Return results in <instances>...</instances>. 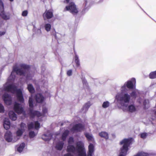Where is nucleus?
I'll return each instance as SVG.
<instances>
[{
    "instance_id": "6ab92c4d",
    "label": "nucleus",
    "mask_w": 156,
    "mask_h": 156,
    "mask_svg": "<svg viewBox=\"0 0 156 156\" xmlns=\"http://www.w3.org/2000/svg\"><path fill=\"white\" fill-rule=\"evenodd\" d=\"M10 122L8 119L5 118L4 120L3 126L5 129L7 130L10 127Z\"/></svg>"
},
{
    "instance_id": "423d86ee",
    "label": "nucleus",
    "mask_w": 156,
    "mask_h": 156,
    "mask_svg": "<svg viewBox=\"0 0 156 156\" xmlns=\"http://www.w3.org/2000/svg\"><path fill=\"white\" fill-rule=\"evenodd\" d=\"M13 110L18 114H20L24 112L23 108L20 106V104L15 102L14 105Z\"/></svg>"
},
{
    "instance_id": "9d476101",
    "label": "nucleus",
    "mask_w": 156,
    "mask_h": 156,
    "mask_svg": "<svg viewBox=\"0 0 156 156\" xmlns=\"http://www.w3.org/2000/svg\"><path fill=\"white\" fill-rule=\"evenodd\" d=\"M16 97L18 101L21 103L24 102V99L22 91L20 89L16 90Z\"/></svg>"
},
{
    "instance_id": "7ed1b4c3",
    "label": "nucleus",
    "mask_w": 156,
    "mask_h": 156,
    "mask_svg": "<svg viewBox=\"0 0 156 156\" xmlns=\"http://www.w3.org/2000/svg\"><path fill=\"white\" fill-rule=\"evenodd\" d=\"M64 11H69L73 15H76L78 12V11L76 5L73 2H70L69 5L66 7L64 9Z\"/></svg>"
},
{
    "instance_id": "7c9ffc66",
    "label": "nucleus",
    "mask_w": 156,
    "mask_h": 156,
    "mask_svg": "<svg viewBox=\"0 0 156 156\" xmlns=\"http://www.w3.org/2000/svg\"><path fill=\"white\" fill-rule=\"evenodd\" d=\"M75 62L76 63V66L77 67H78L80 65V63L79 60L78 56L76 55L75 57Z\"/></svg>"
},
{
    "instance_id": "c756f323",
    "label": "nucleus",
    "mask_w": 156,
    "mask_h": 156,
    "mask_svg": "<svg viewBox=\"0 0 156 156\" xmlns=\"http://www.w3.org/2000/svg\"><path fill=\"white\" fill-rule=\"evenodd\" d=\"M51 25L49 23L46 24L44 26V28L47 31H50L51 29Z\"/></svg>"
},
{
    "instance_id": "ddd939ff",
    "label": "nucleus",
    "mask_w": 156,
    "mask_h": 156,
    "mask_svg": "<svg viewBox=\"0 0 156 156\" xmlns=\"http://www.w3.org/2000/svg\"><path fill=\"white\" fill-rule=\"evenodd\" d=\"M4 90L5 91L9 92H11L12 93H14V92L17 90L16 87L13 84H9L6 87L4 88Z\"/></svg>"
},
{
    "instance_id": "473e14b6",
    "label": "nucleus",
    "mask_w": 156,
    "mask_h": 156,
    "mask_svg": "<svg viewBox=\"0 0 156 156\" xmlns=\"http://www.w3.org/2000/svg\"><path fill=\"white\" fill-rule=\"evenodd\" d=\"M29 104L30 108H33L34 105L33 104V100L31 98H29Z\"/></svg>"
},
{
    "instance_id": "4c0bfd02",
    "label": "nucleus",
    "mask_w": 156,
    "mask_h": 156,
    "mask_svg": "<svg viewBox=\"0 0 156 156\" xmlns=\"http://www.w3.org/2000/svg\"><path fill=\"white\" fill-rule=\"evenodd\" d=\"M130 97L135 99L137 97V93L135 91H133L130 93Z\"/></svg>"
},
{
    "instance_id": "b1692460",
    "label": "nucleus",
    "mask_w": 156,
    "mask_h": 156,
    "mask_svg": "<svg viewBox=\"0 0 156 156\" xmlns=\"http://www.w3.org/2000/svg\"><path fill=\"white\" fill-rule=\"evenodd\" d=\"M69 133V131L68 130H66L63 133L62 136V140L64 141H65Z\"/></svg>"
},
{
    "instance_id": "bb28decb",
    "label": "nucleus",
    "mask_w": 156,
    "mask_h": 156,
    "mask_svg": "<svg viewBox=\"0 0 156 156\" xmlns=\"http://www.w3.org/2000/svg\"><path fill=\"white\" fill-rule=\"evenodd\" d=\"M0 15L2 18L5 20H9L10 18L9 16L6 15L4 12V11H2L0 14Z\"/></svg>"
},
{
    "instance_id": "603ef678",
    "label": "nucleus",
    "mask_w": 156,
    "mask_h": 156,
    "mask_svg": "<svg viewBox=\"0 0 156 156\" xmlns=\"http://www.w3.org/2000/svg\"><path fill=\"white\" fill-rule=\"evenodd\" d=\"M83 83V84H86L87 83V81L86 80H82Z\"/></svg>"
},
{
    "instance_id": "2f4dec72",
    "label": "nucleus",
    "mask_w": 156,
    "mask_h": 156,
    "mask_svg": "<svg viewBox=\"0 0 156 156\" xmlns=\"http://www.w3.org/2000/svg\"><path fill=\"white\" fill-rule=\"evenodd\" d=\"M149 77L150 79H154L156 78V71L151 72L149 75Z\"/></svg>"
},
{
    "instance_id": "f704fd0d",
    "label": "nucleus",
    "mask_w": 156,
    "mask_h": 156,
    "mask_svg": "<svg viewBox=\"0 0 156 156\" xmlns=\"http://www.w3.org/2000/svg\"><path fill=\"white\" fill-rule=\"evenodd\" d=\"M27 127L28 130H30L34 128V123L31 122L27 124Z\"/></svg>"
},
{
    "instance_id": "1a4fd4ad",
    "label": "nucleus",
    "mask_w": 156,
    "mask_h": 156,
    "mask_svg": "<svg viewBox=\"0 0 156 156\" xmlns=\"http://www.w3.org/2000/svg\"><path fill=\"white\" fill-rule=\"evenodd\" d=\"M53 16V12L50 10H46L43 14L44 19H49L51 18Z\"/></svg>"
},
{
    "instance_id": "393cba45",
    "label": "nucleus",
    "mask_w": 156,
    "mask_h": 156,
    "mask_svg": "<svg viewBox=\"0 0 156 156\" xmlns=\"http://www.w3.org/2000/svg\"><path fill=\"white\" fill-rule=\"evenodd\" d=\"M64 143L62 142H60L57 144L55 146V148L58 150H61L63 148Z\"/></svg>"
},
{
    "instance_id": "864d4df0",
    "label": "nucleus",
    "mask_w": 156,
    "mask_h": 156,
    "mask_svg": "<svg viewBox=\"0 0 156 156\" xmlns=\"http://www.w3.org/2000/svg\"><path fill=\"white\" fill-rule=\"evenodd\" d=\"M70 0H66V1L67 3H68L69 2Z\"/></svg>"
},
{
    "instance_id": "a878e982",
    "label": "nucleus",
    "mask_w": 156,
    "mask_h": 156,
    "mask_svg": "<svg viewBox=\"0 0 156 156\" xmlns=\"http://www.w3.org/2000/svg\"><path fill=\"white\" fill-rule=\"evenodd\" d=\"M149 154L143 151L138 152L136 155L134 156H149Z\"/></svg>"
},
{
    "instance_id": "4be33fe9",
    "label": "nucleus",
    "mask_w": 156,
    "mask_h": 156,
    "mask_svg": "<svg viewBox=\"0 0 156 156\" xmlns=\"http://www.w3.org/2000/svg\"><path fill=\"white\" fill-rule=\"evenodd\" d=\"M99 135L101 137L104 138L106 140L108 139V135L107 133L102 131L99 133Z\"/></svg>"
},
{
    "instance_id": "58836bf2",
    "label": "nucleus",
    "mask_w": 156,
    "mask_h": 156,
    "mask_svg": "<svg viewBox=\"0 0 156 156\" xmlns=\"http://www.w3.org/2000/svg\"><path fill=\"white\" fill-rule=\"evenodd\" d=\"M29 135L30 138L34 137L35 136V134L34 131H30L29 132Z\"/></svg>"
},
{
    "instance_id": "5701e85b",
    "label": "nucleus",
    "mask_w": 156,
    "mask_h": 156,
    "mask_svg": "<svg viewBox=\"0 0 156 156\" xmlns=\"http://www.w3.org/2000/svg\"><path fill=\"white\" fill-rule=\"evenodd\" d=\"M127 110L130 112L133 113L136 111V109L134 105H131L128 106Z\"/></svg>"
},
{
    "instance_id": "3c124183",
    "label": "nucleus",
    "mask_w": 156,
    "mask_h": 156,
    "mask_svg": "<svg viewBox=\"0 0 156 156\" xmlns=\"http://www.w3.org/2000/svg\"><path fill=\"white\" fill-rule=\"evenodd\" d=\"M64 156H73L70 153H68L65 154Z\"/></svg>"
},
{
    "instance_id": "412c9836",
    "label": "nucleus",
    "mask_w": 156,
    "mask_h": 156,
    "mask_svg": "<svg viewBox=\"0 0 156 156\" xmlns=\"http://www.w3.org/2000/svg\"><path fill=\"white\" fill-rule=\"evenodd\" d=\"M84 135L89 141H92L93 142L94 141V139L92 135L89 133H84Z\"/></svg>"
},
{
    "instance_id": "8fccbe9b",
    "label": "nucleus",
    "mask_w": 156,
    "mask_h": 156,
    "mask_svg": "<svg viewBox=\"0 0 156 156\" xmlns=\"http://www.w3.org/2000/svg\"><path fill=\"white\" fill-rule=\"evenodd\" d=\"M5 31H0V37L4 35L5 34Z\"/></svg>"
},
{
    "instance_id": "c03bdc74",
    "label": "nucleus",
    "mask_w": 156,
    "mask_h": 156,
    "mask_svg": "<svg viewBox=\"0 0 156 156\" xmlns=\"http://www.w3.org/2000/svg\"><path fill=\"white\" fill-rule=\"evenodd\" d=\"M48 110L47 108H44L42 109V114L44 116V115L47 113Z\"/></svg>"
},
{
    "instance_id": "f257e3e1",
    "label": "nucleus",
    "mask_w": 156,
    "mask_h": 156,
    "mask_svg": "<svg viewBox=\"0 0 156 156\" xmlns=\"http://www.w3.org/2000/svg\"><path fill=\"white\" fill-rule=\"evenodd\" d=\"M133 140L132 138H124L119 143L120 145H122L120 148V152L119 156H126L129 150V147L132 144Z\"/></svg>"
},
{
    "instance_id": "c9c22d12",
    "label": "nucleus",
    "mask_w": 156,
    "mask_h": 156,
    "mask_svg": "<svg viewBox=\"0 0 156 156\" xmlns=\"http://www.w3.org/2000/svg\"><path fill=\"white\" fill-rule=\"evenodd\" d=\"M149 101L147 99H144L143 102V105L144 106V109H147V108H146V105L147 104L149 103Z\"/></svg>"
},
{
    "instance_id": "a18cd8bd",
    "label": "nucleus",
    "mask_w": 156,
    "mask_h": 156,
    "mask_svg": "<svg viewBox=\"0 0 156 156\" xmlns=\"http://www.w3.org/2000/svg\"><path fill=\"white\" fill-rule=\"evenodd\" d=\"M147 136L146 133H143L140 134V137L143 139H145Z\"/></svg>"
},
{
    "instance_id": "6e6552de",
    "label": "nucleus",
    "mask_w": 156,
    "mask_h": 156,
    "mask_svg": "<svg viewBox=\"0 0 156 156\" xmlns=\"http://www.w3.org/2000/svg\"><path fill=\"white\" fill-rule=\"evenodd\" d=\"M5 103L7 105H9L12 103V98L8 94H4L2 96Z\"/></svg>"
},
{
    "instance_id": "a19ab883",
    "label": "nucleus",
    "mask_w": 156,
    "mask_h": 156,
    "mask_svg": "<svg viewBox=\"0 0 156 156\" xmlns=\"http://www.w3.org/2000/svg\"><path fill=\"white\" fill-rule=\"evenodd\" d=\"M23 132L21 129H18L16 132V134L17 136H21L23 134Z\"/></svg>"
},
{
    "instance_id": "79ce46f5",
    "label": "nucleus",
    "mask_w": 156,
    "mask_h": 156,
    "mask_svg": "<svg viewBox=\"0 0 156 156\" xmlns=\"http://www.w3.org/2000/svg\"><path fill=\"white\" fill-rule=\"evenodd\" d=\"M5 111L4 108L2 104H0V113H3Z\"/></svg>"
},
{
    "instance_id": "49530a36",
    "label": "nucleus",
    "mask_w": 156,
    "mask_h": 156,
    "mask_svg": "<svg viewBox=\"0 0 156 156\" xmlns=\"http://www.w3.org/2000/svg\"><path fill=\"white\" fill-rule=\"evenodd\" d=\"M20 127L22 129H24L26 127V125L24 123L21 122L20 124Z\"/></svg>"
},
{
    "instance_id": "9b49d317",
    "label": "nucleus",
    "mask_w": 156,
    "mask_h": 156,
    "mask_svg": "<svg viewBox=\"0 0 156 156\" xmlns=\"http://www.w3.org/2000/svg\"><path fill=\"white\" fill-rule=\"evenodd\" d=\"M130 100V96L128 93L124 94L120 98L119 100L125 103H129Z\"/></svg>"
},
{
    "instance_id": "f3484780",
    "label": "nucleus",
    "mask_w": 156,
    "mask_h": 156,
    "mask_svg": "<svg viewBox=\"0 0 156 156\" xmlns=\"http://www.w3.org/2000/svg\"><path fill=\"white\" fill-rule=\"evenodd\" d=\"M44 98L41 94H37L36 95V100L37 102L40 103L43 102Z\"/></svg>"
},
{
    "instance_id": "a211bd4d",
    "label": "nucleus",
    "mask_w": 156,
    "mask_h": 156,
    "mask_svg": "<svg viewBox=\"0 0 156 156\" xmlns=\"http://www.w3.org/2000/svg\"><path fill=\"white\" fill-rule=\"evenodd\" d=\"M94 146L93 144H90L88 146V151L87 156H92L94 152Z\"/></svg>"
},
{
    "instance_id": "c85d7f7f",
    "label": "nucleus",
    "mask_w": 156,
    "mask_h": 156,
    "mask_svg": "<svg viewBox=\"0 0 156 156\" xmlns=\"http://www.w3.org/2000/svg\"><path fill=\"white\" fill-rule=\"evenodd\" d=\"M25 146V144L24 143H22L17 148V151L20 152H22Z\"/></svg>"
},
{
    "instance_id": "e433bc0d",
    "label": "nucleus",
    "mask_w": 156,
    "mask_h": 156,
    "mask_svg": "<svg viewBox=\"0 0 156 156\" xmlns=\"http://www.w3.org/2000/svg\"><path fill=\"white\" fill-rule=\"evenodd\" d=\"M109 105V104L108 101H106L103 102L102 107L104 108H106L108 107Z\"/></svg>"
},
{
    "instance_id": "72a5a7b5",
    "label": "nucleus",
    "mask_w": 156,
    "mask_h": 156,
    "mask_svg": "<svg viewBox=\"0 0 156 156\" xmlns=\"http://www.w3.org/2000/svg\"><path fill=\"white\" fill-rule=\"evenodd\" d=\"M40 124L38 121L34 122V128L37 130H38L40 128Z\"/></svg>"
},
{
    "instance_id": "dca6fc26",
    "label": "nucleus",
    "mask_w": 156,
    "mask_h": 156,
    "mask_svg": "<svg viewBox=\"0 0 156 156\" xmlns=\"http://www.w3.org/2000/svg\"><path fill=\"white\" fill-rule=\"evenodd\" d=\"M52 137V135L50 133L44 134L42 136V139L45 141H49L51 140Z\"/></svg>"
},
{
    "instance_id": "4468645a",
    "label": "nucleus",
    "mask_w": 156,
    "mask_h": 156,
    "mask_svg": "<svg viewBox=\"0 0 156 156\" xmlns=\"http://www.w3.org/2000/svg\"><path fill=\"white\" fill-rule=\"evenodd\" d=\"M76 150L77 151V148H76L73 145H69L67 147L66 151L69 153H75Z\"/></svg>"
},
{
    "instance_id": "6e6d98bb",
    "label": "nucleus",
    "mask_w": 156,
    "mask_h": 156,
    "mask_svg": "<svg viewBox=\"0 0 156 156\" xmlns=\"http://www.w3.org/2000/svg\"><path fill=\"white\" fill-rule=\"evenodd\" d=\"M154 114L156 115V111L154 112Z\"/></svg>"
},
{
    "instance_id": "4d7b16f0",
    "label": "nucleus",
    "mask_w": 156,
    "mask_h": 156,
    "mask_svg": "<svg viewBox=\"0 0 156 156\" xmlns=\"http://www.w3.org/2000/svg\"><path fill=\"white\" fill-rule=\"evenodd\" d=\"M10 2H12L14 0H9Z\"/></svg>"
},
{
    "instance_id": "2eb2a0df",
    "label": "nucleus",
    "mask_w": 156,
    "mask_h": 156,
    "mask_svg": "<svg viewBox=\"0 0 156 156\" xmlns=\"http://www.w3.org/2000/svg\"><path fill=\"white\" fill-rule=\"evenodd\" d=\"M12 134L9 131H7L5 134V138L6 140L8 142H10L12 140Z\"/></svg>"
},
{
    "instance_id": "de8ad7c7",
    "label": "nucleus",
    "mask_w": 156,
    "mask_h": 156,
    "mask_svg": "<svg viewBox=\"0 0 156 156\" xmlns=\"http://www.w3.org/2000/svg\"><path fill=\"white\" fill-rule=\"evenodd\" d=\"M72 70H68L67 72V74L68 76H70L72 75Z\"/></svg>"
},
{
    "instance_id": "20e7f679",
    "label": "nucleus",
    "mask_w": 156,
    "mask_h": 156,
    "mask_svg": "<svg viewBox=\"0 0 156 156\" xmlns=\"http://www.w3.org/2000/svg\"><path fill=\"white\" fill-rule=\"evenodd\" d=\"M77 151L79 156H86L85 152H83L84 146L83 144L81 141H79L76 144Z\"/></svg>"
},
{
    "instance_id": "cd10ccee",
    "label": "nucleus",
    "mask_w": 156,
    "mask_h": 156,
    "mask_svg": "<svg viewBox=\"0 0 156 156\" xmlns=\"http://www.w3.org/2000/svg\"><path fill=\"white\" fill-rule=\"evenodd\" d=\"M27 89L29 92L33 93L34 92V89L32 84H29L28 85Z\"/></svg>"
},
{
    "instance_id": "aec40b11",
    "label": "nucleus",
    "mask_w": 156,
    "mask_h": 156,
    "mask_svg": "<svg viewBox=\"0 0 156 156\" xmlns=\"http://www.w3.org/2000/svg\"><path fill=\"white\" fill-rule=\"evenodd\" d=\"M9 115L10 119L12 120L15 121L16 120V115L13 111H10L9 112Z\"/></svg>"
},
{
    "instance_id": "ea45409f",
    "label": "nucleus",
    "mask_w": 156,
    "mask_h": 156,
    "mask_svg": "<svg viewBox=\"0 0 156 156\" xmlns=\"http://www.w3.org/2000/svg\"><path fill=\"white\" fill-rule=\"evenodd\" d=\"M74 142L73 138L72 137H70L68 140V143L69 144H73Z\"/></svg>"
},
{
    "instance_id": "37998d69",
    "label": "nucleus",
    "mask_w": 156,
    "mask_h": 156,
    "mask_svg": "<svg viewBox=\"0 0 156 156\" xmlns=\"http://www.w3.org/2000/svg\"><path fill=\"white\" fill-rule=\"evenodd\" d=\"M28 12L27 10H25L23 11L22 13V15L23 17L26 16L27 15Z\"/></svg>"
},
{
    "instance_id": "5fc2aeb1",
    "label": "nucleus",
    "mask_w": 156,
    "mask_h": 156,
    "mask_svg": "<svg viewBox=\"0 0 156 156\" xmlns=\"http://www.w3.org/2000/svg\"><path fill=\"white\" fill-rule=\"evenodd\" d=\"M154 85H156V83L155 84H153L151 85V86H153Z\"/></svg>"
},
{
    "instance_id": "0eeeda50",
    "label": "nucleus",
    "mask_w": 156,
    "mask_h": 156,
    "mask_svg": "<svg viewBox=\"0 0 156 156\" xmlns=\"http://www.w3.org/2000/svg\"><path fill=\"white\" fill-rule=\"evenodd\" d=\"M29 115L30 118H34L35 116L40 117L42 116V114L38 111H34L33 108H30Z\"/></svg>"
},
{
    "instance_id": "f03ea898",
    "label": "nucleus",
    "mask_w": 156,
    "mask_h": 156,
    "mask_svg": "<svg viewBox=\"0 0 156 156\" xmlns=\"http://www.w3.org/2000/svg\"><path fill=\"white\" fill-rule=\"evenodd\" d=\"M20 68H18L16 66L13 67V71L16 72L17 75L20 76H25L26 71H28L30 69V67L29 66L25 64H21L20 65Z\"/></svg>"
},
{
    "instance_id": "39448f33",
    "label": "nucleus",
    "mask_w": 156,
    "mask_h": 156,
    "mask_svg": "<svg viewBox=\"0 0 156 156\" xmlns=\"http://www.w3.org/2000/svg\"><path fill=\"white\" fill-rule=\"evenodd\" d=\"M136 80L134 78H133L131 80L128 81L122 87V89L126 87L129 89H133L134 87V85L136 83Z\"/></svg>"
},
{
    "instance_id": "09e8293b",
    "label": "nucleus",
    "mask_w": 156,
    "mask_h": 156,
    "mask_svg": "<svg viewBox=\"0 0 156 156\" xmlns=\"http://www.w3.org/2000/svg\"><path fill=\"white\" fill-rule=\"evenodd\" d=\"M0 8L4 9L3 3L1 0H0Z\"/></svg>"
},
{
    "instance_id": "f8f14e48",
    "label": "nucleus",
    "mask_w": 156,
    "mask_h": 156,
    "mask_svg": "<svg viewBox=\"0 0 156 156\" xmlns=\"http://www.w3.org/2000/svg\"><path fill=\"white\" fill-rule=\"evenodd\" d=\"M84 129V126L81 123H78L73 126L71 129V131L80 132Z\"/></svg>"
}]
</instances>
